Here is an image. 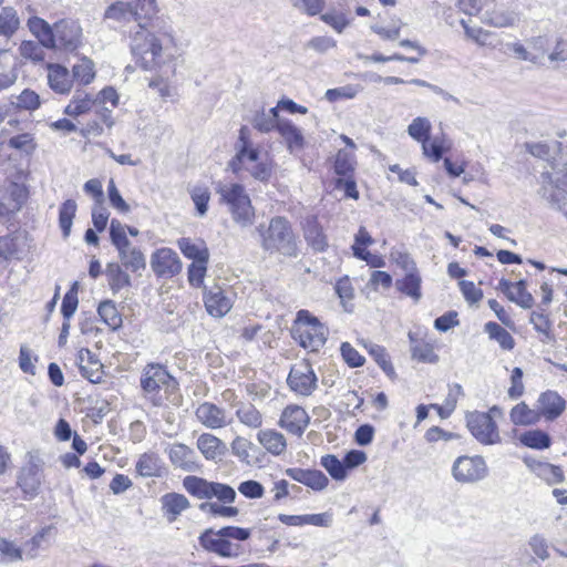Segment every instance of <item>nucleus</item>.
<instances>
[{"label": "nucleus", "mask_w": 567, "mask_h": 567, "mask_svg": "<svg viewBox=\"0 0 567 567\" xmlns=\"http://www.w3.org/2000/svg\"><path fill=\"white\" fill-rule=\"evenodd\" d=\"M172 42L169 31L161 27L157 20L150 19L130 31V48L136 64L152 71L161 68L172 59L168 44Z\"/></svg>", "instance_id": "1"}, {"label": "nucleus", "mask_w": 567, "mask_h": 567, "mask_svg": "<svg viewBox=\"0 0 567 567\" xmlns=\"http://www.w3.org/2000/svg\"><path fill=\"white\" fill-rule=\"evenodd\" d=\"M141 388L144 398L154 406H163L167 402L178 405L181 395L177 380L161 364H147L141 375Z\"/></svg>", "instance_id": "2"}, {"label": "nucleus", "mask_w": 567, "mask_h": 567, "mask_svg": "<svg viewBox=\"0 0 567 567\" xmlns=\"http://www.w3.org/2000/svg\"><path fill=\"white\" fill-rule=\"evenodd\" d=\"M251 535L249 528L226 526L218 530L205 529L198 537L199 545L208 553L224 558H236L245 553L241 542Z\"/></svg>", "instance_id": "3"}, {"label": "nucleus", "mask_w": 567, "mask_h": 567, "mask_svg": "<svg viewBox=\"0 0 567 567\" xmlns=\"http://www.w3.org/2000/svg\"><path fill=\"white\" fill-rule=\"evenodd\" d=\"M256 230L260 237L261 248L269 254L296 258L299 254L297 237L290 223L285 217H274L266 227L260 224Z\"/></svg>", "instance_id": "4"}, {"label": "nucleus", "mask_w": 567, "mask_h": 567, "mask_svg": "<svg viewBox=\"0 0 567 567\" xmlns=\"http://www.w3.org/2000/svg\"><path fill=\"white\" fill-rule=\"evenodd\" d=\"M156 12L155 0L116 1L106 8L104 19L113 20L122 27L134 21L136 22V30L140 28V24H144L150 19H153Z\"/></svg>", "instance_id": "5"}, {"label": "nucleus", "mask_w": 567, "mask_h": 567, "mask_svg": "<svg viewBox=\"0 0 567 567\" xmlns=\"http://www.w3.org/2000/svg\"><path fill=\"white\" fill-rule=\"evenodd\" d=\"M216 192L220 195V200L229 207L234 221L241 227H247L252 223L254 207L241 184L218 183Z\"/></svg>", "instance_id": "6"}, {"label": "nucleus", "mask_w": 567, "mask_h": 567, "mask_svg": "<svg viewBox=\"0 0 567 567\" xmlns=\"http://www.w3.org/2000/svg\"><path fill=\"white\" fill-rule=\"evenodd\" d=\"M185 491L197 499H217V503L233 504L236 499V491L227 484L208 481L206 478L188 475L183 480Z\"/></svg>", "instance_id": "7"}, {"label": "nucleus", "mask_w": 567, "mask_h": 567, "mask_svg": "<svg viewBox=\"0 0 567 567\" xmlns=\"http://www.w3.org/2000/svg\"><path fill=\"white\" fill-rule=\"evenodd\" d=\"M295 333L302 348L318 351L327 341L328 329L308 310H299L296 318Z\"/></svg>", "instance_id": "8"}, {"label": "nucleus", "mask_w": 567, "mask_h": 567, "mask_svg": "<svg viewBox=\"0 0 567 567\" xmlns=\"http://www.w3.org/2000/svg\"><path fill=\"white\" fill-rule=\"evenodd\" d=\"M495 412H498L497 406H493L488 413L473 411L466 414L468 430L483 444H495L499 441L497 425L491 416Z\"/></svg>", "instance_id": "9"}, {"label": "nucleus", "mask_w": 567, "mask_h": 567, "mask_svg": "<svg viewBox=\"0 0 567 567\" xmlns=\"http://www.w3.org/2000/svg\"><path fill=\"white\" fill-rule=\"evenodd\" d=\"M487 475L485 460L480 456H458L452 465V476L461 484H473L482 481Z\"/></svg>", "instance_id": "10"}, {"label": "nucleus", "mask_w": 567, "mask_h": 567, "mask_svg": "<svg viewBox=\"0 0 567 567\" xmlns=\"http://www.w3.org/2000/svg\"><path fill=\"white\" fill-rule=\"evenodd\" d=\"M317 375L309 363L302 360L293 364L287 378L289 389L301 396H309L317 389Z\"/></svg>", "instance_id": "11"}, {"label": "nucleus", "mask_w": 567, "mask_h": 567, "mask_svg": "<svg viewBox=\"0 0 567 567\" xmlns=\"http://www.w3.org/2000/svg\"><path fill=\"white\" fill-rule=\"evenodd\" d=\"M82 29L73 20H60L53 24L54 49L75 50L81 43Z\"/></svg>", "instance_id": "12"}, {"label": "nucleus", "mask_w": 567, "mask_h": 567, "mask_svg": "<svg viewBox=\"0 0 567 567\" xmlns=\"http://www.w3.org/2000/svg\"><path fill=\"white\" fill-rule=\"evenodd\" d=\"M151 267L156 276L172 278L182 270V262L173 249L159 248L151 256Z\"/></svg>", "instance_id": "13"}, {"label": "nucleus", "mask_w": 567, "mask_h": 567, "mask_svg": "<svg viewBox=\"0 0 567 567\" xmlns=\"http://www.w3.org/2000/svg\"><path fill=\"white\" fill-rule=\"evenodd\" d=\"M310 422L306 410L299 405H288L281 413L279 425L295 435H302Z\"/></svg>", "instance_id": "14"}, {"label": "nucleus", "mask_w": 567, "mask_h": 567, "mask_svg": "<svg viewBox=\"0 0 567 567\" xmlns=\"http://www.w3.org/2000/svg\"><path fill=\"white\" fill-rule=\"evenodd\" d=\"M165 452L175 467L186 472H196L199 468L195 451L183 443L171 444Z\"/></svg>", "instance_id": "15"}, {"label": "nucleus", "mask_w": 567, "mask_h": 567, "mask_svg": "<svg viewBox=\"0 0 567 567\" xmlns=\"http://www.w3.org/2000/svg\"><path fill=\"white\" fill-rule=\"evenodd\" d=\"M195 415L204 426L212 430L223 429L230 423L226 411L210 402L199 404Z\"/></svg>", "instance_id": "16"}, {"label": "nucleus", "mask_w": 567, "mask_h": 567, "mask_svg": "<svg viewBox=\"0 0 567 567\" xmlns=\"http://www.w3.org/2000/svg\"><path fill=\"white\" fill-rule=\"evenodd\" d=\"M204 302L207 312L216 318L224 317L233 307L231 298L218 286L205 291Z\"/></svg>", "instance_id": "17"}, {"label": "nucleus", "mask_w": 567, "mask_h": 567, "mask_svg": "<svg viewBox=\"0 0 567 567\" xmlns=\"http://www.w3.org/2000/svg\"><path fill=\"white\" fill-rule=\"evenodd\" d=\"M76 362L82 377L92 383H99L103 377V365L96 355L87 348H82L76 355Z\"/></svg>", "instance_id": "18"}, {"label": "nucleus", "mask_w": 567, "mask_h": 567, "mask_svg": "<svg viewBox=\"0 0 567 567\" xmlns=\"http://www.w3.org/2000/svg\"><path fill=\"white\" fill-rule=\"evenodd\" d=\"M159 502L163 516L168 523L176 522L178 516L190 507L188 498L175 492L164 494Z\"/></svg>", "instance_id": "19"}, {"label": "nucleus", "mask_w": 567, "mask_h": 567, "mask_svg": "<svg viewBox=\"0 0 567 567\" xmlns=\"http://www.w3.org/2000/svg\"><path fill=\"white\" fill-rule=\"evenodd\" d=\"M285 474L291 480L301 483L315 491L324 489L329 483L328 477L319 470L290 467L285 471Z\"/></svg>", "instance_id": "20"}, {"label": "nucleus", "mask_w": 567, "mask_h": 567, "mask_svg": "<svg viewBox=\"0 0 567 567\" xmlns=\"http://www.w3.org/2000/svg\"><path fill=\"white\" fill-rule=\"evenodd\" d=\"M539 414L546 420L557 419L566 408V401L556 391H546L538 398Z\"/></svg>", "instance_id": "21"}, {"label": "nucleus", "mask_w": 567, "mask_h": 567, "mask_svg": "<svg viewBox=\"0 0 567 567\" xmlns=\"http://www.w3.org/2000/svg\"><path fill=\"white\" fill-rule=\"evenodd\" d=\"M18 485L30 497L37 495L41 485V468L35 462L31 461L21 468Z\"/></svg>", "instance_id": "22"}, {"label": "nucleus", "mask_w": 567, "mask_h": 567, "mask_svg": "<svg viewBox=\"0 0 567 567\" xmlns=\"http://www.w3.org/2000/svg\"><path fill=\"white\" fill-rule=\"evenodd\" d=\"M48 83L55 93L66 94L71 91L73 80L65 66L50 63L48 64Z\"/></svg>", "instance_id": "23"}, {"label": "nucleus", "mask_w": 567, "mask_h": 567, "mask_svg": "<svg viewBox=\"0 0 567 567\" xmlns=\"http://www.w3.org/2000/svg\"><path fill=\"white\" fill-rule=\"evenodd\" d=\"M197 449L208 461L220 460L227 451L226 444L210 433H203L198 436Z\"/></svg>", "instance_id": "24"}, {"label": "nucleus", "mask_w": 567, "mask_h": 567, "mask_svg": "<svg viewBox=\"0 0 567 567\" xmlns=\"http://www.w3.org/2000/svg\"><path fill=\"white\" fill-rule=\"evenodd\" d=\"M277 132L284 138L286 146L291 154L302 151L305 146L302 131L291 121H280Z\"/></svg>", "instance_id": "25"}, {"label": "nucleus", "mask_w": 567, "mask_h": 567, "mask_svg": "<svg viewBox=\"0 0 567 567\" xmlns=\"http://www.w3.org/2000/svg\"><path fill=\"white\" fill-rule=\"evenodd\" d=\"M519 20L518 13L503 7H494L486 10L482 16V21L495 28H507L515 25Z\"/></svg>", "instance_id": "26"}, {"label": "nucleus", "mask_w": 567, "mask_h": 567, "mask_svg": "<svg viewBox=\"0 0 567 567\" xmlns=\"http://www.w3.org/2000/svg\"><path fill=\"white\" fill-rule=\"evenodd\" d=\"M135 470L143 477H159L163 473V461L157 453L145 452L140 455Z\"/></svg>", "instance_id": "27"}, {"label": "nucleus", "mask_w": 567, "mask_h": 567, "mask_svg": "<svg viewBox=\"0 0 567 567\" xmlns=\"http://www.w3.org/2000/svg\"><path fill=\"white\" fill-rule=\"evenodd\" d=\"M231 453L243 463L254 465L258 462L259 449L251 441L243 436H236L231 444Z\"/></svg>", "instance_id": "28"}, {"label": "nucleus", "mask_w": 567, "mask_h": 567, "mask_svg": "<svg viewBox=\"0 0 567 567\" xmlns=\"http://www.w3.org/2000/svg\"><path fill=\"white\" fill-rule=\"evenodd\" d=\"M258 161L259 151L252 144L239 145L236 155L229 162V167L235 174H239Z\"/></svg>", "instance_id": "29"}, {"label": "nucleus", "mask_w": 567, "mask_h": 567, "mask_svg": "<svg viewBox=\"0 0 567 567\" xmlns=\"http://www.w3.org/2000/svg\"><path fill=\"white\" fill-rule=\"evenodd\" d=\"M27 27L44 48L54 49L53 25L42 18L32 17L27 21Z\"/></svg>", "instance_id": "30"}, {"label": "nucleus", "mask_w": 567, "mask_h": 567, "mask_svg": "<svg viewBox=\"0 0 567 567\" xmlns=\"http://www.w3.org/2000/svg\"><path fill=\"white\" fill-rule=\"evenodd\" d=\"M258 442L272 455H280L287 449V442L276 430H261L257 434Z\"/></svg>", "instance_id": "31"}, {"label": "nucleus", "mask_w": 567, "mask_h": 567, "mask_svg": "<svg viewBox=\"0 0 567 567\" xmlns=\"http://www.w3.org/2000/svg\"><path fill=\"white\" fill-rule=\"evenodd\" d=\"M178 248L183 255L195 261H208L209 251L203 240H192L190 238H181L177 241Z\"/></svg>", "instance_id": "32"}, {"label": "nucleus", "mask_w": 567, "mask_h": 567, "mask_svg": "<svg viewBox=\"0 0 567 567\" xmlns=\"http://www.w3.org/2000/svg\"><path fill=\"white\" fill-rule=\"evenodd\" d=\"M122 267L118 262H109L106 265L105 275L113 293H117L132 285L130 275Z\"/></svg>", "instance_id": "33"}, {"label": "nucleus", "mask_w": 567, "mask_h": 567, "mask_svg": "<svg viewBox=\"0 0 567 567\" xmlns=\"http://www.w3.org/2000/svg\"><path fill=\"white\" fill-rule=\"evenodd\" d=\"M121 265L126 269L137 272L146 268V260L141 249L133 247L132 245L126 246L117 250Z\"/></svg>", "instance_id": "34"}, {"label": "nucleus", "mask_w": 567, "mask_h": 567, "mask_svg": "<svg viewBox=\"0 0 567 567\" xmlns=\"http://www.w3.org/2000/svg\"><path fill=\"white\" fill-rule=\"evenodd\" d=\"M421 282L422 278L416 270L406 272L402 279H398L395 281V287L400 292L417 302L422 297Z\"/></svg>", "instance_id": "35"}, {"label": "nucleus", "mask_w": 567, "mask_h": 567, "mask_svg": "<svg viewBox=\"0 0 567 567\" xmlns=\"http://www.w3.org/2000/svg\"><path fill=\"white\" fill-rule=\"evenodd\" d=\"M97 99H92L84 91H76L70 103L66 105L64 113L69 116L76 117L91 111Z\"/></svg>", "instance_id": "36"}, {"label": "nucleus", "mask_w": 567, "mask_h": 567, "mask_svg": "<svg viewBox=\"0 0 567 567\" xmlns=\"http://www.w3.org/2000/svg\"><path fill=\"white\" fill-rule=\"evenodd\" d=\"M409 339L412 343L411 355L413 360L430 364L439 361V355L434 352L432 344L427 342H417L412 332H409Z\"/></svg>", "instance_id": "37"}, {"label": "nucleus", "mask_w": 567, "mask_h": 567, "mask_svg": "<svg viewBox=\"0 0 567 567\" xmlns=\"http://www.w3.org/2000/svg\"><path fill=\"white\" fill-rule=\"evenodd\" d=\"M95 78L94 63L89 58H81L78 63L72 66L71 79L81 85L90 84Z\"/></svg>", "instance_id": "38"}, {"label": "nucleus", "mask_w": 567, "mask_h": 567, "mask_svg": "<svg viewBox=\"0 0 567 567\" xmlns=\"http://www.w3.org/2000/svg\"><path fill=\"white\" fill-rule=\"evenodd\" d=\"M52 529V526L43 527L30 540L24 543L23 553L27 559L35 558L39 555V550L43 548V544H45V547L49 545L48 537Z\"/></svg>", "instance_id": "39"}, {"label": "nucleus", "mask_w": 567, "mask_h": 567, "mask_svg": "<svg viewBox=\"0 0 567 567\" xmlns=\"http://www.w3.org/2000/svg\"><path fill=\"white\" fill-rule=\"evenodd\" d=\"M484 330L491 339L498 342V344L502 349H504V350L514 349V347H515L514 338L506 329H504L498 323L489 321V322L485 323Z\"/></svg>", "instance_id": "40"}, {"label": "nucleus", "mask_w": 567, "mask_h": 567, "mask_svg": "<svg viewBox=\"0 0 567 567\" xmlns=\"http://www.w3.org/2000/svg\"><path fill=\"white\" fill-rule=\"evenodd\" d=\"M20 20L12 7H3L0 11V35L11 38L19 29Z\"/></svg>", "instance_id": "41"}, {"label": "nucleus", "mask_w": 567, "mask_h": 567, "mask_svg": "<svg viewBox=\"0 0 567 567\" xmlns=\"http://www.w3.org/2000/svg\"><path fill=\"white\" fill-rule=\"evenodd\" d=\"M239 422L250 429H258L262 424L261 413L252 404L240 403L236 410Z\"/></svg>", "instance_id": "42"}, {"label": "nucleus", "mask_w": 567, "mask_h": 567, "mask_svg": "<svg viewBox=\"0 0 567 567\" xmlns=\"http://www.w3.org/2000/svg\"><path fill=\"white\" fill-rule=\"evenodd\" d=\"M76 203L73 199H66L62 203L59 210V226L62 230V235L64 238H68L71 233V227L73 224V218L76 213Z\"/></svg>", "instance_id": "43"}, {"label": "nucleus", "mask_w": 567, "mask_h": 567, "mask_svg": "<svg viewBox=\"0 0 567 567\" xmlns=\"http://www.w3.org/2000/svg\"><path fill=\"white\" fill-rule=\"evenodd\" d=\"M519 441L527 447L545 450L550 446V436L542 430H529L523 433Z\"/></svg>", "instance_id": "44"}, {"label": "nucleus", "mask_w": 567, "mask_h": 567, "mask_svg": "<svg viewBox=\"0 0 567 567\" xmlns=\"http://www.w3.org/2000/svg\"><path fill=\"white\" fill-rule=\"evenodd\" d=\"M367 350L388 377L393 378L395 375L394 368L384 347L370 343L367 346Z\"/></svg>", "instance_id": "45"}, {"label": "nucleus", "mask_w": 567, "mask_h": 567, "mask_svg": "<svg viewBox=\"0 0 567 567\" xmlns=\"http://www.w3.org/2000/svg\"><path fill=\"white\" fill-rule=\"evenodd\" d=\"M97 313L103 322L113 330L117 329L122 324V318L114 302L111 300L102 301L99 305Z\"/></svg>", "instance_id": "46"}, {"label": "nucleus", "mask_w": 567, "mask_h": 567, "mask_svg": "<svg viewBox=\"0 0 567 567\" xmlns=\"http://www.w3.org/2000/svg\"><path fill=\"white\" fill-rule=\"evenodd\" d=\"M321 465L336 481H343L348 475L344 462L340 461L336 455L328 454L321 457Z\"/></svg>", "instance_id": "47"}, {"label": "nucleus", "mask_w": 567, "mask_h": 567, "mask_svg": "<svg viewBox=\"0 0 567 567\" xmlns=\"http://www.w3.org/2000/svg\"><path fill=\"white\" fill-rule=\"evenodd\" d=\"M539 413L530 410L524 402L515 405L511 411V420L516 425H527L537 422Z\"/></svg>", "instance_id": "48"}, {"label": "nucleus", "mask_w": 567, "mask_h": 567, "mask_svg": "<svg viewBox=\"0 0 567 567\" xmlns=\"http://www.w3.org/2000/svg\"><path fill=\"white\" fill-rule=\"evenodd\" d=\"M535 473L549 484H557L564 481L563 470L546 462H536Z\"/></svg>", "instance_id": "49"}, {"label": "nucleus", "mask_w": 567, "mask_h": 567, "mask_svg": "<svg viewBox=\"0 0 567 567\" xmlns=\"http://www.w3.org/2000/svg\"><path fill=\"white\" fill-rule=\"evenodd\" d=\"M355 158L354 154L346 150H340L334 159V172L339 176H350L354 171Z\"/></svg>", "instance_id": "50"}, {"label": "nucleus", "mask_w": 567, "mask_h": 567, "mask_svg": "<svg viewBox=\"0 0 567 567\" xmlns=\"http://www.w3.org/2000/svg\"><path fill=\"white\" fill-rule=\"evenodd\" d=\"M508 300L515 302L524 309H529L534 305V297L526 290V281L519 280L514 284L513 291L511 292Z\"/></svg>", "instance_id": "51"}, {"label": "nucleus", "mask_w": 567, "mask_h": 567, "mask_svg": "<svg viewBox=\"0 0 567 567\" xmlns=\"http://www.w3.org/2000/svg\"><path fill=\"white\" fill-rule=\"evenodd\" d=\"M431 123L426 117H415L408 126L409 135L422 144L430 138Z\"/></svg>", "instance_id": "52"}, {"label": "nucleus", "mask_w": 567, "mask_h": 567, "mask_svg": "<svg viewBox=\"0 0 567 567\" xmlns=\"http://www.w3.org/2000/svg\"><path fill=\"white\" fill-rule=\"evenodd\" d=\"M190 197L195 205L197 215L203 217L208 210V203L210 199V193L206 186H194L190 189Z\"/></svg>", "instance_id": "53"}, {"label": "nucleus", "mask_w": 567, "mask_h": 567, "mask_svg": "<svg viewBox=\"0 0 567 567\" xmlns=\"http://www.w3.org/2000/svg\"><path fill=\"white\" fill-rule=\"evenodd\" d=\"M527 43L532 55L537 56L535 64L543 65L545 59L548 56L547 52L550 45L549 39L544 35H538L528 40Z\"/></svg>", "instance_id": "54"}, {"label": "nucleus", "mask_w": 567, "mask_h": 567, "mask_svg": "<svg viewBox=\"0 0 567 567\" xmlns=\"http://www.w3.org/2000/svg\"><path fill=\"white\" fill-rule=\"evenodd\" d=\"M305 237L309 245L317 251H323L328 245L322 229L316 223L308 224L305 230Z\"/></svg>", "instance_id": "55"}, {"label": "nucleus", "mask_w": 567, "mask_h": 567, "mask_svg": "<svg viewBox=\"0 0 567 567\" xmlns=\"http://www.w3.org/2000/svg\"><path fill=\"white\" fill-rule=\"evenodd\" d=\"M199 509L213 516L220 517H235L239 513L237 507L227 506V504H221L217 502H204L199 505Z\"/></svg>", "instance_id": "56"}, {"label": "nucleus", "mask_w": 567, "mask_h": 567, "mask_svg": "<svg viewBox=\"0 0 567 567\" xmlns=\"http://www.w3.org/2000/svg\"><path fill=\"white\" fill-rule=\"evenodd\" d=\"M110 238L116 250L131 245L126 236V226L117 219H112L110 224Z\"/></svg>", "instance_id": "57"}, {"label": "nucleus", "mask_w": 567, "mask_h": 567, "mask_svg": "<svg viewBox=\"0 0 567 567\" xmlns=\"http://www.w3.org/2000/svg\"><path fill=\"white\" fill-rule=\"evenodd\" d=\"M43 45L38 41H22L19 47L21 56L39 62L44 59Z\"/></svg>", "instance_id": "58"}, {"label": "nucleus", "mask_w": 567, "mask_h": 567, "mask_svg": "<svg viewBox=\"0 0 567 567\" xmlns=\"http://www.w3.org/2000/svg\"><path fill=\"white\" fill-rule=\"evenodd\" d=\"M8 146L25 154H31L35 150L34 138L29 133L12 136L8 141Z\"/></svg>", "instance_id": "59"}, {"label": "nucleus", "mask_w": 567, "mask_h": 567, "mask_svg": "<svg viewBox=\"0 0 567 567\" xmlns=\"http://www.w3.org/2000/svg\"><path fill=\"white\" fill-rule=\"evenodd\" d=\"M359 93L358 85H344L336 89H329L326 91L324 97L329 102H336L338 100H350L357 96Z\"/></svg>", "instance_id": "60"}, {"label": "nucleus", "mask_w": 567, "mask_h": 567, "mask_svg": "<svg viewBox=\"0 0 567 567\" xmlns=\"http://www.w3.org/2000/svg\"><path fill=\"white\" fill-rule=\"evenodd\" d=\"M23 555V548L17 547L12 542L0 539V561L21 560Z\"/></svg>", "instance_id": "61"}, {"label": "nucleus", "mask_w": 567, "mask_h": 567, "mask_svg": "<svg viewBox=\"0 0 567 567\" xmlns=\"http://www.w3.org/2000/svg\"><path fill=\"white\" fill-rule=\"evenodd\" d=\"M529 322L537 332L544 334L547 339H551V322L547 315L542 311H532Z\"/></svg>", "instance_id": "62"}, {"label": "nucleus", "mask_w": 567, "mask_h": 567, "mask_svg": "<svg viewBox=\"0 0 567 567\" xmlns=\"http://www.w3.org/2000/svg\"><path fill=\"white\" fill-rule=\"evenodd\" d=\"M546 177L557 190L567 194V163L563 167H555Z\"/></svg>", "instance_id": "63"}, {"label": "nucleus", "mask_w": 567, "mask_h": 567, "mask_svg": "<svg viewBox=\"0 0 567 567\" xmlns=\"http://www.w3.org/2000/svg\"><path fill=\"white\" fill-rule=\"evenodd\" d=\"M422 150L426 157H430L433 162H439L444 153L443 141L439 137L429 138L422 144Z\"/></svg>", "instance_id": "64"}]
</instances>
